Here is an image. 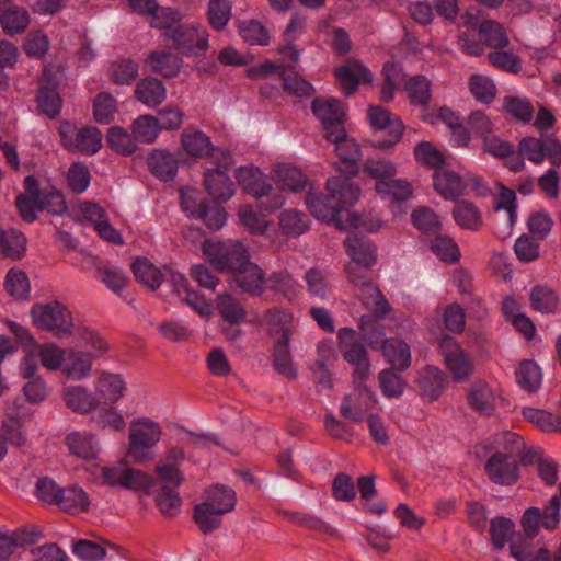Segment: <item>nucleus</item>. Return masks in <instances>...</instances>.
<instances>
[{"label": "nucleus", "mask_w": 561, "mask_h": 561, "mask_svg": "<svg viewBox=\"0 0 561 561\" xmlns=\"http://www.w3.org/2000/svg\"><path fill=\"white\" fill-rule=\"evenodd\" d=\"M327 191V195L310 191L306 196V205L318 220L333 224L339 229L364 228L374 232L380 228V221L377 218L360 216L348 210L359 196V187L348 176L339 175L329 179ZM344 244L351 256V262L345 266L347 278L357 288L370 282V266L376 261V247L366 234L359 231L351 232Z\"/></svg>", "instance_id": "obj_1"}, {"label": "nucleus", "mask_w": 561, "mask_h": 561, "mask_svg": "<svg viewBox=\"0 0 561 561\" xmlns=\"http://www.w3.org/2000/svg\"><path fill=\"white\" fill-rule=\"evenodd\" d=\"M234 175L243 190L259 199V211L253 206H244L239 213L240 220L252 233H263L267 227L265 216L285 204V195L274 191L272 180L257 168L240 167Z\"/></svg>", "instance_id": "obj_2"}, {"label": "nucleus", "mask_w": 561, "mask_h": 561, "mask_svg": "<svg viewBox=\"0 0 561 561\" xmlns=\"http://www.w3.org/2000/svg\"><path fill=\"white\" fill-rule=\"evenodd\" d=\"M184 459L183 449L173 446L167 450L163 460L156 466L153 482L160 485L156 503L160 512L168 516H174L180 512L182 501L178 488L183 482L184 476L179 466Z\"/></svg>", "instance_id": "obj_3"}, {"label": "nucleus", "mask_w": 561, "mask_h": 561, "mask_svg": "<svg viewBox=\"0 0 561 561\" xmlns=\"http://www.w3.org/2000/svg\"><path fill=\"white\" fill-rule=\"evenodd\" d=\"M495 450L485 462L484 470L491 481L512 485L518 478V456L525 449L524 439L513 432H503L495 436Z\"/></svg>", "instance_id": "obj_4"}, {"label": "nucleus", "mask_w": 561, "mask_h": 561, "mask_svg": "<svg viewBox=\"0 0 561 561\" xmlns=\"http://www.w3.org/2000/svg\"><path fill=\"white\" fill-rule=\"evenodd\" d=\"M358 325L364 341L374 350H382L393 369L405 370L411 365L409 345L399 339H386L380 322L373 316H362Z\"/></svg>", "instance_id": "obj_5"}, {"label": "nucleus", "mask_w": 561, "mask_h": 561, "mask_svg": "<svg viewBox=\"0 0 561 561\" xmlns=\"http://www.w3.org/2000/svg\"><path fill=\"white\" fill-rule=\"evenodd\" d=\"M236 493L226 485H214L206 491L202 503L194 507V520L205 535L219 528L221 515L236 506Z\"/></svg>", "instance_id": "obj_6"}, {"label": "nucleus", "mask_w": 561, "mask_h": 561, "mask_svg": "<svg viewBox=\"0 0 561 561\" xmlns=\"http://www.w3.org/2000/svg\"><path fill=\"white\" fill-rule=\"evenodd\" d=\"M463 24L478 30L479 41L473 35L462 34L458 43L461 49L471 56H480L484 51V45L493 49H502L508 45V37L501 24L492 20L480 21L478 16L466 13L462 15Z\"/></svg>", "instance_id": "obj_7"}, {"label": "nucleus", "mask_w": 561, "mask_h": 561, "mask_svg": "<svg viewBox=\"0 0 561 561\" xmlns=\"http://www.w3.org/2000/svg\"><path fill=\"white\" fill-rule=\"evenodd\" d=\"M203 253L216 270L232 274L250 260L248 248L234 240H206Z\"/></svg>", "instance_id": "obj_8"}, {"label": "nucleus", "mask_w": 561, "mask_h": 561, "mask_svg": "<svg viewBox=\"0 0 561 561\" xmlns=\"http://www.w3.org/2000/svg\"><path fill=\"white\" fill-rule=\"evenodd\" d=\"M31 314L38 329L49 331L59 339L68 337L73 333L71 312L60 301L36 304L32 307Z\"/></svg>", "instance_id": "obj_9"}, {"label": "nucleus", "mask_w": 561, "mask_h": 561, "mask_svg": "<svg viewBox=\"0 0 561 561\" xmlns=\"http://www.w3.org/2000/svg\"><path fill=\"white\" fill-rule=\"evenodd\" d=\"M164 42L185 56H202L208 48L207 31L196 23H180L168 33H162Z\"/></svg>", "instance_id": "obj_10"}, {"label": "nucleus", "mask_w": 561, "mask_h": 561, "mask_svg": "<svg viewBox=\"0 0 561 561\" xmlns=\"http://www.w3.org/2000/svg\"><path fill=\"white\" fill-rule=\"evenodd\" d=\"M161 437L160 426L148 420L140 419L130 424L128 456L137 463L150 461L153 458L152 448Z\"/></svg>", "instance_id": "obj_11"}, {"label": "nucleus", "mask_w": 561, "mask_h": 561, "mask_svg": "<svg viewBox=\"0 0 561 561\" xmlns=\"http://www.w3.org/2000/svg\"><path fill=\"white\" fill-rule=\"evenodd\" d=\"M337 336L344 359L355 367L354 385H362L367 379L370 367L366 345L356 331L348 327L340 329Z\"/></svg>", "instance_id": "obj_12"}, {"label": "nucleus", "mask_w": 561, "mask_h": 561, "mask_svg": "<svg viewBox=\"0 0 561 561\" xmlns=\"http://www.w3.org/2000/svg\"><path fill=\"white\" fill-rule=\"evenodd\" d=\"M59 136L62 146L71 152L93 156L102 146V134L94 126L78 129L70 123H62L59 128Z\"/></svg>", "instance_id": "obj_13"}, {"label": "nucleus", "mask_w": 561, "mask_h": 561, "mask_svg": "<svg viewBox=\"0 0 561 561\" xmlns=\"http://www.w3.org/2000/svg\"><path fill=\"white\" fill-rule=\"evenodd\" d=\"M102 480L111 486H122L128 490L148 493L154 485L153 478L138 469H131L124 463L101 468Z\"/></svg>", "instance_id": "obj_14"}, {"label": "nucleus", "mask_w": 561, "mask_h": 561, "mask_svg": "<svg viewBox=\"0 0 561 561\" xmlns=\"http://www.w3.org/2000/svg\"><path fill=\"white\" fill-rule=\"evenodd\" d=\"M367 116L375 130H387L388 133L387 138L374 141V147L382 150H389L400 141L403 135L404 125L398 116L392 115L388 110L380 105L369 106Z\"/></svg>", "instance_id": "obj_15"}, {"label": "nucleus", "mask_w": 561, "mask_h": 561, "mask_svg": "<svg viewBox=\"0 0 561 561\" xmlns=\"http://www.w3.org/2000/svg\"><path fill=\"white\" fill-rule=\"evenodd\" d=\"M439 352L445 364L453 374L455 381H466L473 373L474 365L462 347L451 336H443L439 341Z\"/></svg>", "instance_id": "obj_16"}, {"label": "nucleus", "mask_w": 561, "mask_h": 561, "mask_svg": "<svg viewBox=\"0 0 561 561\" xmlns=\"http://www.w3.org/2000/svg\"><path fill=\"white\" fill-rule=\"evenodd\" d=\"M312 113L321 121L327 139H336L341 136L343 127L344 110L340 101L335 99L317 98L312 101Z\"/></svg>", "instance_id": "obj_17"}, {"label": "nucleus", "mask_w": 561, "mask_h": 561, "mask_svg": "<svg viewBox=\"0 0 561 561\" xmlns=\"http://www.w3.org/2000/svg\"><path fill=\"white\" fill-rule=\"evenodd\" d=\"M181 141L184 150L196 158H210L220 167L227 165L229 157L222 154L219 148L214 147L209 137L198 129L186 128L183 130Z\"/></svg>", "instance_id": "obj_18"}, {"label": "nucleus", "mask_w": 561, "mask_h": 561, "mask_svg": "<svg viewBox=\"0 0 561 561\" xmlns=\"http://www.w3.org/2000/svg\"><path fill=\"white\" fill-rule=\"evenodd\" d=\"M276 72L280 75L283 87L287 92L298 96H308L312 93L313 88L310 82L305 80L291 69L280 71L279 67L273 62H265L247 70L249 78H263L267 75Z\"/></svg>", "instance_id": "obj_19"}, {"label": "nucleus", "mask_w": 561, "mask_h": 561, "mask_svg": "<svg viewBox=\"0 0 561 561\" xmlns=\"http://www.w3.org/2000/svg\"><path fill=\"white\" fill-rule=\"evenodd\" d=\"M26 191L37 199L38 210H47L53 215H62L67 210V204L64 195L56 187L46 185L38 186V182L33 176L25 179Z\"/></svg>", "instance_id": "obj_20"}, {"label": "nucleus", "mask_w": 561, "mask_h": 561, "mask_svg": "<svg viewBox=\"0 0 561 561\" xmlns=\"http://www.w3.org/2000/svg\"><path fill=\"white\" fill-rule=\"evenodd\" d=\"M356 394L346 396L340 407L342 416L352 422L363 421L366 412L375 403L374 393L366 387L365 382L355 385Z\"/></svg>", "instance_id": "obj_21"}, {"label": "nucleus", "mask_w": 561, "mask_h": 561, "mask_svg": "<svg viewBox=\"0 0 561 561\" xmlns=\"http://www.w3.org/2000/svg\"><path fill=\"white\" fill-rule=\"evenodd\" d=\"M171 290L194 311L203 317L209 316V306L206 299L197 291L191 289L187 279L179 272H168Z\"/></svg>", "instance_id": "obj_22"}, {"label": "nucleus", "mask_w": 561, "mask_h": 561, "mask_svg": "<svg viewBox=\"0 0 561 561\" xmlns=\"http://www.w3.org/2000/svg\"><path fill=\"white\" fill-rule=\"evenodd\" d=\"M417 386L421 394L433 402L446 390L448 378L442 369L435 366H426L419 373Z\"/></svg>", "instance_id": "obj_23"}, {"label": "nucleus", "mask_w": 561, "mask_h": 561, "mask_svg": "<svg viewBox=\"0 0 561 561\" xmlns=\"http://www.w3.org/2000/svg\"><path fill=\"white\" fill-rule=\"evenodd\" d=\"M469 407L482 416H490L495 412V394L483 380H477L467 390Z\"/></svg>", "instance_id": "obj_24"}, {"label": "nucleus", "mask_w": 561, "mask_h": 561, "mask_svg": "<svg viewBox=\"0 0 561 561\" xmlns=\"http://www.w3.org/2000/svg\"><path fill=\"white\" fill-rule=\"evenodd\" d=\"M232 275L234 283L242 291L252 296H259L263 293L265 274L259 265L252 263L250 260Z\"/></svg>", "instance_id": "obj_25"}, {"label": "nucleus", "mask_w": 561, "mask_h": 561, "mask_svg": "<svg viewBox=\"0 0 561 561\" xmlns=\"http://www.w3.org/2000/svg\"><path fill=\"white\" fill-rule=\"evenodd\" d=\"M329 140L335 144V151L343 164L339 167V170L343 173L356 174L358 171L357 163L362 159L358 144L345 135L344 128L339 138Z\"/></svg>", "instance_id": "obj_26"}, {"label": "nucleus", "mask_w": 561, "mask_h": 561, "mask_svg": "<svg viewBox=\"0 0 561 561\" xmlns=\"http://www.w3.org/2000/svg\"><path fill=\"white\" fill-rule=\"evenodd\" d=\"M69 451L84 461L92 462L98 459L100 451L99 442L94 435L88 432H72L66 437Z\"/></svg>", "instance_id": "obj_27"}, {"label": "nucleus", "mask_w": 561, "mask_h": 561, "mask_svg": "<svg viewBox=\"0 0 561 561\" xmlns=\"http://www.w3.org/2000/svg\"><path fill=\"white\" fill-rule=\"evenodd\" d=\"M335 76L346 94H352L360 82H370L369 70L358 60H348L345 65L335 69Z\"/></svg>", "instance_id": "obj_28"}, {"label": "nucleus", "mask_w": 561, "mask_h": 561, "mask_svg": "<svg viewBox=\"0 0 561 561\" xmlns=\"http://www.w3.org/2000/svg\"><path fill=\"white\" fill-rule=\"evenodd\" d=\"M356 295L369 311L366 316H373L378 322L390 310L388 301L371 280L357 287Z\"/></svg>", "instance_id": "obj_29"}, {"label": "nucleus", "mask_w": 561, "mask_h": 561, "mask_svg": "<svg viewBox=\"0 0 561 561\" xmlns=\"http://www.w3.org/2000/svg\"><path fill=\"white\" fill-rule=\"evenodd\" d=\"M92 354L73 348L66 350L62 373L70 379L82 380L92 369Z\"/></svg>", "instance_id": "obj_30"}, {"label": "nucleus", "mask_w": 561, "mask_h": 561, "mask_svg": "<svg viewBox=\"0 0 561 561\" xmlns=\"http://www.w3.org/2000/svg\"><path fill=\"white\" fill-rule=\"evenodd\" d=\"M145 65L164 78H173L180 72L182 59L172 51L153 50L146 58Z\"/></svg>", "instance_id": "obj_31"}, {"label": "nucleus", "mask_w": 561, "mask_h": 561, "mask_svg": "<svg viewBox=\"0 0 561 561\" xmlns=\"http://www.w3.org/2000/svg\"><path fill=\"white\" fill-rule=\"evenodd\" d=\"M133 273L135 278L150 289H157L162 282L170 286V278L167 277L168 272H175L171 267H165L163 271L157 268L147 259H137L133 265Z\"/></svg>", "instance_id": "obj_32"}, {"label": "nucleus", "mask_w": 561, "mask_h": 561, "mask_svg": "<svg viewBox=\"0 0 561 561\" xmlns=\"http://www.w3.org/2000/svg\"><path fill=\"white\" fill-rule=\"evenodd\" d=\"M204 184L208 194L218 202L228 201L234 193L233 182L219 169L206 171Z\"/></svg>", "instance_id": "obj_33"}, {"label": "nucleus", "mask_w": 561, "mask_h": 561, "mask_svg": "<svg viewBox=\"0 0 561 561\" xmlns=\"http://www.w3.org/2000/svg\"><path fill=\"white\" fill-rule=\"evenodd\" d=\"M265 322L274 342L291 340L293 316L290 312L278 308L270 309L265 313Z\"/></svg>", "instance_id": "obj_34"}, {"label": "nucleus", "mask_w": 561, "mask_h": 561, "mask_svg": "<svg viewBox=\"0 0 561 561\" xmlns=\"http://www.w3.org/2000/svg\"><path fill=\"white\" fill-rule=\"evenodd\" d=\"M11 332L15 335V337L25 346L27 350V356L22 364L21 370L22 375L25 379L33 380L37 379L35 377L37 371V360L36 356L33 352V347H36V341L31 335L27 329L18 323L10 324Z\"/></svg>", "instance_id": "obj_35"}, {"label": "nucleus", "mask_w": 561, "mask_h": 561, "mask_svg": "<svg viewBox=\"0 0 561 561\" xmlns=\"http://www.w3.org/2000/svg\"><path fill=\"white\" fill-rule=\"evenodd\" d=\"M278 188H274L284 195L285 191L297 193L307 186L306 175L297 168L290 164H279L275 169Z\"/></svg>", "instance_id": "obj_36"}, {"label": "nucleus", "mask_w": 561, "mask_h": 561, "mask_svg": "<svg viewBox=\"0 0 561 561\" xmlns=\"http://www.w3.org/2000/svg\"><path fill=\"white\" fill-rule=\"evenodd\" d=\"M151 173L161 181H171L178 172V160L165 150H153L148 158Z\"/></svg>", "instance_id": "obj_37"}, {"label": "nucleus", "mask_w": 561, "mask_h": 561, "mask_svg": "<svg viewBox=\"0 0 561 561\" xmlns=\"http://www.w3.org/2000/svg\"><path fill=\"white\" fill-rule=\"evenodd\" d=\"M376 191L383 197L391 201L399 210H402V204L412 195L411 184L405 180L390 179L388 181H378Z\"/></svg>", "instance_id": "obj_38"}, {"label": "nucleus", "mask_w": 561, "mask_h": 561, "mask_svg": "<svg viewBox=\"0 0 561 561\" xmlns=\"http://www.w3.org/2000/svg\"><path fill=\"white\" fill-rule=\"evenodd\" d=\"M434 187L446 199H455L462 194L465 184L457 173L439 169L434 173Z\"/></svg>", "instance_id": "obj_39"}, {"label": "nucleus", "mask_w": 561, "mask_h": 561, "mask_svg": "<svg viewBox=\"0 0 561 561\" xmlns=\"http://www.w3.org/2000/svg\"><path fill=\"white\" fill-rule=\"evenodd\" d=\"M137 99L149 107L159 105L165 99V88L157 78H145L136 87Z\"/></svg>", "instance_id": "obj_40"}, {"label": "nucleus", "mask_w": 561, "mask_h": 561, "mask_svg": "<svg viewBox=\"0 0 561 561\" xmlns=\"http://www.w3.org/2000/svg\"><path fill=\"white\" fill-rule=\"evenodd\" d=\"M265 285L272 291L282 295L291 300L299 293V284L291 277L287 271H276L265 277Z\"/></svg>", "instance_id": "obj_41"}, {"label": "nucleus", "mask_w": 561, "mask_h": 561, "mask_svg": "<svg viewBox=\"0 0 561 561\" xmlns=\"http://www.w3.org/2000/svg\"><path fill=\"white\" fill-rule=\"evenodd\" d=\"M89 504L88 494L78 485L64 489L57 501V505L62 511L71 514L88 511Z\"/></svg>", "instance_id": "obj_42"}, {"label": "nucleus", "mask_w": 561, "mask_h": 561, "mask_svg": "<svg viewBox=\"0 0 561 561\" xmlns=\"http://www.w3.org/2000/svg\"><path fill=\"white\" fill-rule=\"evenodd\" d=\"M26 239L16 229L0 230V250L3 256L20 260L25 253Z\"/></svg>", "instance_id": "obj_43"}, {"label": "nucleus", "mask_w": 561, "mask_h": 561, "mask_svg": "<svg viewBox=\"0 0 561 561\" xmlns=\"http://www.w3.org/2000/svg\"><path fill=\"white\" fill-rule=\"evenodd\" d=\"M289 344L290 341L274 342L272 357L275 370L288 379H294L297 371L293 363Z\"/></svg>", "instance_id": "obj_44"}, {"label": "nucleus", "mask_w": 561, "mask_h": 561, "mask_svg": "<svg viewBox=\"0 0 561 561\" xmlns=\"http://www.w3.org/2000/svg\"><path fill=\"white\" fill-rule=\"evenodd\" d=\"M541 380L542 374L536 362L531 359L520 362L516 368V381L520 388L534 392L541 385Z\"/></svg>", "instance_id": "obj_45"}, {"label": "nucleus", "mask_w": 561, "mask_h": 561, "mask_svg": "<svg viewBox=\"0 0 561 561\" xmlns=\"http://www.w3.org/2000/svg\"><path fill=\"white\" fill-rule=\"evenodd\" d=\"M98 390L106 402L115 403L124 394L125 382L121 375L102 373L99 377Z\"/></svg>", "instance_id": "obj_46"}, {"label": "nucleus", "mask_w": 561, "mask_h": 561, "mask_svg": "<svg viewBox=\"0 0 561 561\" xmlns=\"http://www.w3.org/2000/svg\"><path fill=\"white\" fill-rule=\"evenodd\" d=\"M131 131L137 144H151L159 135L160 125L157 117L141 115L134 121Z\"/></svg>", "instance_id": "obj_47"}, {"label": "nucleus", "mask_w": 561, "mask_h": 561, "mask_svg": "<svg viewBox=\"0 0 561 561\" xmlns=\"http://www.w3.org/2000/svg\"><path fill=\"white\" fill-rule=\"evenodd\" d=\"M28 23L30 16L27 11L16 5L9 7L0 16V24L9 35L22 33Z\"/></svg>", "instance_id": "obj_48"}, {"label": "nucleus", "mask_w": 561, "mask_h": 561, "mask_svg": "<svg viewBox=\"0 0 561 561\" xmlns=\"http://www.w3.org/2000/svg\"><path fill=\"white\" fill-rule=\"evenodd\" d=\"M309 217L296 209H286L279 216V226L287 236L297 237L309 229Z\"/></svg>", "instance_id": "obj_49"}, {"label": "nucleus", "mask_w": 561, "mask_h": 561, "mask_svg": "<svg viewBox=\"0 0 561 561\" xmlns=\"http://www.w3.org/2000/svg\"><path fill=\"white\" fill-rule=\"evenodd\" d=\"M404 90L413 104L425 106L431 100V82L423 75H416L408 79L404 83Z\"/></svg>", "instance_id": "obj_50"}, {"label": "nucleus", "mask_w": 561, "mask_h": 561, "mask_svg": "<svg viewBox=\"0 0 561 561\" xmlns=\"http://www.w3.org/2000/svg\"><path fill=\"white\" fill-rule=\"evenodd\" d=\"M38 108L49 118H55L61 110L59 93L49 83L42 84L36 96Z\"/></svg>", "instance_id": "obj_51"}, {"label": "nucleus", "mask_w": 561, "mask_h": 561, "mask_svg": "<svg viewBox=\"0 0 561 561\" xmlns=\"http://www.w3.org/2000/svg\"><path fill=\"white\" fill-rule=\"evenodd\" d=\"M67 405L76 412L87 413L95 408L96 400L81 386L69 387L65 391Z\"/></svg>", "instance_id": "obj_52"}, {"label": "nucleus", "mask_w": 561, "mask_h": 561, "mask_svg": "<svg viewBox=\"0 0 561 561\" xmlns=\"http://www.w3.org/2000/svg\"><path fill=\"white\" fill-rule=\"evenodd\" d=\"M430 248L439 260L447 263H454L460 257L456 242L450 237L438 232L431 239Z\"/></svg>", "instance_id": "obj_53"}, {"label": "nucleus", "mask_w": 561, "mask_h": 561, "mask_svg": "<svg viewBox=\"0 0 561 561\" xmlns=\"http://www.w3.org/2000/svg\"><path fill=\"white\" fill-rule=\"evenodd\" d=\"M217 308L222 318L230 324L243 322L247 318L244 308L229 294L218 295Z\"/></svg>", "instance_id": "obj_54"}, {"label": "nucleus", "mask_w": 561, "mask_h": 561, "mask_svg": "<svg viewBox=\"0 0 561 561\" xmlns=\"http://www.w3.org/2000/svg\"><path fill=\"white\" fill-rule=\"evenodd\" d=\"M106 140L108 146L123 154L129 156L137 150V142L131 134H128L119 126H113L108 129Z\"/></svg>", "instance_id": "obj_55"}, {"label": "nucleus", "mask_w": 561, "mask_h": 561, "mask_svg": "<svg viewBox=\"0 0 561 561\" xmlns=\"http://www.w3.org/2000/svg\"><path fill=\"white\" fill-rule=\"evenodd\" d=\"M522 414L525 420L534 423L542 431H557L561 430V416L553 415L545 410H538L535 408H524Z\"/></svg>", "instance_id": "obj_56"}, {"label": "nucleus", "mask_w": 561, "mask_h": 561, "mask_svg": "<svg viewBox=\"0 0 561 561\" xmlns=\"http://www.w3.org/2000/svg\"><path fill=\"white\" fill-rule=\"evenodd\" d=\"M98 276L115 294H121L128 282L126 272L117 266L102 265L98 268Z\"/></svg>", "instance_id": "obj_57"}, {"label": "nucleus", "mask_w": 561, "mask_h": 561, "mask_svg": "<svg viewBox=\"0 0 561 561\" xmlns=\"http://www.w3.org/2000/svg\"><path fill=\"white\" fill-rule=\"evenodd\" d=\"M414 227L427 236H434L440 230L438 216L427 207H419L412 213Z\"/></svg>", "instance_id": "obj_58"}, {"label": "nucleus", "mask_w": 561, "mask_h": 561, "mask_svg": "<svg viewBox=\"0 0 561 561\" xmlns=\"http://www.w3.org/2000/svg\"><path fill=\"white\" fill-rule=\"evenodd\" d=\"M231 9L230 0H209L207 16L214 30L225 28L231 18Z\"/></svg>", "instance_id": "obj_59"}, {"label": "nucleus", "mask_w": 561, "mask_h": 561, "mask_svg": "<svg viewBox=\"0 0 561 561\" xmlns=\"http://www.w3.org/2000/svg\"><path fill=\"white\" fill-rule=\"evenodd\" d=\"M453 216L462 228L477 229L480 225V214L476 206L468 201H458L454 207Z\"/></svg>", "instance_id": "obj_60"}, {"label": "nucleus", "mask_w": 561, "mask_h": 561, "mask_svg": "<svg viewBox=\"0 0 561 561\" xmlns=\"http://www.w3.org/2000/svg\"><path fill=\"white\" fill-rule=\"evenodd\" d=\"M530 302L535 310L542 313L553 312L558 305L556 293L547 286H535L530 291Z\"/></svg>", "instance_id": "obj_61"}, {"label": "nucleus", "mask_w": 561, "mask_h": 561, "mask_svg": "<svg viewBox=\"0 0 561 561\" xmlns=\"http://www.w3.org/2000/svg\"><path fill=\"white\" fill-rule=\"evenodd\" d=\"M91 182L89 168L82 162H73L67 172V183L69 188L76 194L84 193Z\"/></svg>", "instance_id": "obj_62"}, {"label": "nucleus", "mask_w": 561, "mask_h": 561, "mask_svg": "<svg viewBox=\"0 0 561 561\" xmlns=\"http://www.w3.org/2000/svg\"><path fill=\"white\" fill-rule=\"evenodd\" d=\"M4 288L13 298H26L30 294V282L26 274L21 270L11 268L5 276Z\"/></svg>", "instance_id": "obj_63"}, {"label": "nucleus", "mask_w": 561, "mask_h": 561, "mask_svg": "<svg viewBox=\"0 0 561 561\" xmlns=\"http://www.w3.org/2000/svg\"><path fill=\"white\" fill-rule=\"evenodd\" d=\"M503 107L508 114L523 123H528L533 119L534 107L526 98L515 95L505 96Z\"/></svg>", "instance_id": "obj_64"}]
</instances>
